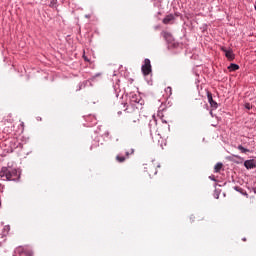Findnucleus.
<instances>
[{"label":"nucleus","instance_id":"20e7f679","mask_svg":"<svg viewBox=\"0 0 256 256\" xmlns=\"http://www.w3.org/2000/svg\"><path fill=\"white\" fill-rule=\"evenodd\" d=\"M127 119L128 127H130L131 129H133L134 127H139V118L135 117V113L128 115Z\"/></svg>","mask_w":256,"mask_h":256},{"label":"nucleus","instance_id":"39448f33","mask_svg":"<svg viewBox=\"0 0 256 256\" xmlns=\"http://www.w3.org/2000/svg\"><path fill=\"white\" fill-rule=\"evenodd\" d=\"M141 71L143 75L147 76L151 73V60L149 58H146L144 60V64L141 67Z\"/></svg>","mask_w":256,"mask_h":256},{"label":"nucleus","instance_id":"f3484780","mask_svg":"<svg viewBox=\"0 0 256 256\" xmlns=\"http://www.w3.org/2000/svg\"><path fill=\"white\" fill-rule=\"evenodd\" d=\"M88 119H92L91 126L97 125V118L95 116H89Z\"/></svg>","mask_w":256,"mask_h":256},{"label":"nucleus","instance_id":"c756f323","mask_svg":"<svg viewBox=\"0 0 256 256\" xmlns=\"http://www.w3.org/2000/svg\"><path fill=\"white\" fill-rule=\"evenodd\" d=\"M21 125H22V127H24V126H25V123L22 122Z\"/></svg>","mask_w":256,"mask_h":256},{"label":"nucleus","instance_id":"1a4fd4ad","mask_svg":"<svg viewBox=\"0 0 256 256\" xmlns=\"http://www.w3.org/2000/svg\"><path fill=\"white\" fill-rule=\"evenodd\" d=\"M164 91H165V94H164L165 99H169L171 95H173V88H171V86H168L167 88H165Z\"/></svg>","mask_w":256,"mask_h":256},{"label":"nucleus","instance_id":"a878e982","mask_svg":"<svg viewBox=\"0 0 256 256\" xmlns=\"http://www.w3.org/2000/svg\"><path fill=\"white\" fill-rule=\"evenodd\" d=\"M210 115H211V117H213V111H210Z\"/></svg>","mask_w":256,"mask_h":256},{"label":"nucleus","instance_id":"f03ea898","mask_svg":"<svg viewBox=\"0 0 256 256\" xmlns=\"http://www.w3.org/2000/svg\"><path fill=\"white\" fill-rule=\"evenodd\" d=\"M143 105H145V100L141 98V95L132 93L130 94V104L125 111L131 113V110L135 111V109H143Z\"/></svg>","mask_w":256,"mask_h":256},{"label":"nucleus","instance_id":"c85d7f7f","mask_svg":"<svg viewBox=\"0 0 256 256\" xmlns=\"http://www.w3.org/2000/svg\"><path fill=\"white\" fill-rule=\"evenodd\" d=\"M210 179H212V181H215V178H212V176H210Z\"/></svg>","mask_w":256,"mask_h":256},{"label":"nucleus","instance_id":"7ed1b4c3","mask_svg":"<svg viewBox=\"0 0 256 256\" xmlns=\"http://www.w3.org/2000/svg\"><path fill=\"white\" fill-rule=\"evenodd\" d=\"M13 256H33V250L29 246H18L15 248Z\"/></svg>","mask_w":256,"mask_h":256},{"label":"nucleus","instance_id":"f704fd0d","mask_svg":"<svg viewBox=\"0 0 256 256\" xmlns=\"http://www.w3.org/2000/svg\"><path fill=\"white\" fill-rule=\"evenodd\" d=\"M106 135H109V132H106Z\"/></svg>","mask_w":256,"mask_h":256},{"label":"nucleus","instance_id":"4be33fe9","mask_svg":"<svg viewBox=\"0 0 256 256\" xmlns=\"http://www.w3.org/2000/svg\"><path fill=\"white\" fill-rule=\"evenodd\" d=\"M235 191H238L239 193H241L242 189L240 187H234Z\"/></svg>","mask_w":256,"mask_h":256},{"label":"nucleus","instance_id":"cd10ccee","mask_svg":"<svg viewBox=\"0 0 256 256\" xmlns=\"http://www.w3.org/2000/svg\"><path fill=\"white\" fill-rule=\"evenodd\" d=\"M210 179H212V181H215V178H212V176H210Z\"/></svg>","mask_w":256,"mask_h":256},{"label":"nucleus","instance_id":"f8f14e48","mask_svg":"<svg viewBox=\"0 0 256 256\" xmlns=\"http://www.w3.org/2000/svg\"><path fill=\"white\" fill-rule=\"evenodd\" d=\"M162 37H163L166 41H171V39H173V36H171V33H169V32H162Z\"/></svg>","mask_w":256,"mask_h":256},{"label":"nucleus","instance_id":"c9c22d12","mask_svg":"<svg viewBox=\"0 0 256 256\" xmlns=\"http://www.w3.org/2000/svg\"><path fill=\"white\" fill-rule=\"evenodd\" d=\"M243 241H246V239H245V238H243Z\"/></svg>","mask_w":256,"mask_h":256},{"label":"nucleus","instance_id":"2f4dec72","mask_svg":"<svg viewBox=\"0 0 256 256\" xmlns=\"http://www.w3.org/2000/svg\"><path fill=\"white\" fill-rule=\"evenodd\" d=\"M216 199H219V195H216Z\"/></svg>","mask_w":256,"mask_h":256},{"label":"nucleus","instance_id":"0eeeda50","mask_svg":"<svg viewBox=\"0 0 256 256\" xmlns=\"http://www.w3.org/2000/svg\"><path fill=\"white\" fill-rule=\"evenodd\" d=\"M244 167L248 170L249 169H255V167H256L255 159L245 160L244 161Z\"/></svg>","mask_w":256,"mask_h":256},{"label":"nucleus","instance_id":"2eb2a0df","mask_svg":"<svg viewBox=\"0 0 256 256\" xmlns=\"http://www.w3.org/2000/svg\"><path fill=\"white\" fill-rule=\"evenodd\" d=\"M237 149L241 151V153H249V149L243 147V145H238Z\"/></svg>","mask_w":256,"mask_h":256},{"label":"nucleus","instance_id":"473e14b6","mask_svg":"<svg viewBox=\"0 0 256 256\" xmlns=\"http://www.w3.org/2000/svg\"><path fill=\"white\" fill-rule=\"evenodd\" d=\"M154 175H157V171L154 172Z\"/></svg>","mask_w":256,"mask_h":256},{"label":"nucleus","instance_id":"f257e3e1","mask_svg":"<svg viewBox=\"0 0 256 256\" xmlns=\"http://www.w3.org/2000/svg\"><path fill=\"white\" fill-rule=\"evenodd\" d=\"M0 179L2 181H19L21 179V171L13 166L2 167Z\"/></svg>","mask_w":256,"mask_h":256},{"label":"nucleus","instance_id":"5701e85b","mask_svg":"<svg viewBox=\"0 0 256 256\" xmlns=\"http://www.w3.org/2000/svg\"><path fill=\"white\" fill-rule=\"evenodd\" d=\"M83 59H84V61H86L87 63H89V58H87V56H85V55H83Z\"/></svg>","mask_w":256,"mask_h":256},{"label":"nucleus","instance_id":"ddd939ff","mask_svg":"<svg viewBox=\"0 0 256 256\" xmlns=\"http://www.w3.org/2000/svg\"><path fill=\"white\" fill-rule=\"evenodd\" d=\"M221 169H223V163L218 162V163L214 166V171H215V173H219V171H221Z\"/></svg>","mask_w":256,"mask_h":256},{"label":"nucleus","instance_id":"a211bd4d","mask_svg":"<svg viewBox=\"0 0 256 256\" xmlns=\"http://www.w3.org/2000/svg\"><path fill=\"white\" fill-rule=\"evenodd\" d=\"M245 109H247L248 111H251V109H253V105H251L250 103H245L244 104Z\"/></svg>","mask_w":256,"mask_h":256},{"label":"nucleus","instance_id":"9d476101","mask_svg":"<svg viewBox=\"0 0 256 256\" xmlns=\"http://www.w3.org/2000/svg\"><path fill=\"white\" fill-rule=\"evenodd\" d=\"M173 19H175V17L173 15H167L164 19H163V23H165V25H168V23H171V21H173Z\"/></svg>","mask_w":256,"mask_h":256},{"label":"nucleus","instance_id":"6ab92c4d","mask_svg":"<svg viewBox=\"0 0 256 256\" xmlns=\"http://www.w3.org/2000/svg\"><path fill=\"white\" fill-rule=\"evenodd\" d=\"M133 153H135V150H134V149H131L130 152L127 151V152H126V156H125L126 159H129V155H133Z\"/></svg>","mask_w":256,"mask_h":256},{"label":"nucleus","instance_id":"423d86ee","mask_svg":"<svg viewBox=\"0 0 256 256\" xmlns=\"http://www.w3.org/2000/svg\"><path fill=\"white\" fill-rule=\"evenodd\" d=\"M221 51L225 53V57L228 59V61H233V59H235V53H233L232 49L227 50V48L222 47Z\"/></svg>","mask_w":256,"mask_h":256},{"label":"nucleus","instance_id":"393cba45","mask_svg":"<svg viewBox=\"0 0 256 256\" xmlns=\"http://www.w3.org/2000/svg\"><path fill=\"white\" fill-rule=\"evenodd\" d=\"M83 87V84H79V88L77 89V91H81V88Z\"/></svg>","mask_w":256,"mask_h":256},{"label":"nucleus","instance_id":"aec40b11","mask_svg":"<svg viewBox=\"0 0 256 256\" xmlns=\"http://www.w3.org/2000/svg\"><path fill=\"white\" fill-rule=\"evenodd\" d=\"M207 97H208V103H210V101H213V94H211L210 92L207 93Z\"/></svg>","mask_w":256,"mask_h":256},{"label":"nucleus","instance_id":"9b49d317","mask_svg":"<svg viewBox=\"0 0 256 256\" xmlns=\"http://www.w3.org/2000/svg\"><path fill=\"white\" fill-rule=\"evenodd\" d=\"M228 70L230 72H233V71H239V65L235 64V63H231L229 66H228Z\"/></svg>","mask_w":256,"mask_h":256},{"label":"nucleus","instance_id":"b1692460","mask_svg":"<svg viewBox=\"0 0 256 256\" xmlns=\"http://www.w3.org/2000/svg\"><path fill=\"white\" fill-rule=\"evenodd\" d=\"M234 157H235L236 159H240L241 161H243V158H242L241 156H239V155H234Z\"/></svg>","mask_w":256,"mask_h":256},{"label":"nucleus","instance_id":"bb28decb","mask_svg":"<svg viewBox=\"0 0 256 256\" xmlns=\"http://www.w3.org/2000/svg\"><path fill=\"white\" fill-rule=\"evenodd\" d=\"M210 179H212V181H215V178H212V176H210Z\"/></svg>","mask_w":256,"mask_h":256},{"label":"nucleus","instance_id":"412c9836","mask_svg":"<svg viewBox=\"0 0 256 256\" xmlns=\"http://www.w3.org/2000/svg\"><path fill=\"white\" fill-rule=\"evenodd\" d=\"M50 7H57V0H51Z\"/></svg>","mask_w":256,"mask_h":256},{"label":"nucleus","instance_id":"6e6552de","mask_svg":"<svg viewBox=\"0 0 256 256\" xmlns=\"http://www.w3.org/2000/svg\"><path fill=\"white\" fill-rule=\"evenodd\" d=\"M9 231H11V226L5 225L1 231V237L2 239H5L9 235Z\"/></svg>","mask_w":256,"mask_h":256},{"label":"nucleus","instance_id":"7c9ffc66","mask_svg":"<svg viewBox=\"0 0 256 256\" xmlns=\"http://www.w3.org/2000/svg\"><path fill=\"white\" fill-rule=\"evenodd\" d=\"M162 123H167L165 120L162 119Z\"/></svg>","mask_w":256,"mask_h":256},{"label":"nucleus","instance_id":"dca6fc26","mask_svg":"<svg viewBox=\"0 0 256 256\" xmlns=\"http://www.w3.org/2000/svg\"><path fill=\"white\" fill-rule=\"evenodd\" d=\"M209 104L212 109H217V107H219V104H217L215 100L210 101Z\"/></svg>","mask_w":256,"mask_h":256},{"label":"nucleus","instance_id":"72a5a7b5","mask_svg":"<svg viewBox=\"0 0 256 256\" xmlns=\"http://www.w3.org/2000/svg\"><path fill=\"white\" fill-rule=\"evenodd\" d=\"M118 115H121V112H118Z\"/></svg>","mask_w":256,"mask_h":256},{"label":"nucleus","instance_id":"4468645a","mask_svg":"<svg viewBox=\"0 0 256 256\" xmlns=\"http://www.w3.org/2000/svg\"><path fill=\"white\" fill-rule=\"evenodd\" d=\"M127 159V157L123 156V154H118L116 156V160L118 161V163H124V161Z\"/></svg>","mask_w":256,"mask_h":256}]
</instances>
